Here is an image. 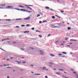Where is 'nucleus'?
Listing matches in <instances>:
<instances>
[{"instance_id":"obj_1","label":"nucleus","mask_w":78,"mask_h":78,"mask_svg":"<svg viewBox=\"0 0 78 78\" xmlns=\"http://www.w3.org/2000/svg\"><path fill=\"white\" fill-rule=\"evenodd\" d=\"M25 6L28 9H30V10H32V9H31V8L29 7L28 5H26Z\"/></svg>"},{"instance_id":"obj_2","label":"nucleus","mask_w":78,"mask_h":78,"mask_svg":"<svg viewBox=\"0 0 78 78\" xmlns=\"http://www.w3.org/2000/svg\"><path fill=\"white\" fill-rule=\"evenodd\" d=\"M13 8V7L11 6H8L6 7V8Z\"/></svg>"},{"instance_id":"obj_3","label":"nucleus","mask_w":78,"mask_h":78,"mask_svg":"<svg viewBox=\"0 0 78 78\" xmlns=\"http://www.w3.org/2000/svg\"><path fill=\"white\" fill-rule=\"evenodd\" d=\"M30 19V17H29L28 18H24V19L25 20H29Z\"/></svg>"},{"instance_id":"obj_4","label":"nucleus","mask_w":78,"mask_h":78,"mask_svg":"<svg viewBox=\"0 0 78 78\" xmlns=\"http://www.w3.org/2000/svg\"><path fill=\"white\" fill-rule=\"evenodd\" d=\"M57 25H58L59 26H61L62 25V23H58L57 24Z\"/></svg>"},{"instance_id":"obj_5","label":"nucleus","mask_w":78,"mask_h":78,"mask_svg":"<svg viewBox=\"0 0 78 78\" xmlns=\"http://www.w3.org/2000/svg\"><path fill=\"white\" fill-rule=\"evenodd\" d=\"M51 27H53V28L58 27V26H55L54 25H51Z\"/></svg>"},{"instance_id":"obj_6","label":"nucleus","mask_w":78,"mask_h":78,"mask_svg":"<svg viewBox=\"0 0 78 78\" xmlns=\"http://www.w3.org/2000/svg\"><path fill=\"white\" fill-rule=\"evenodd\" d=\"M19 7H20V8H25V7L21 5H20L19 6Z\"/></svg>"},{"instance_id":"obj_7","label":"nucleus","mask_w":78,"mask_h":78,"mask_svg":"<svg viewBox=\"0 0 78 78\" xmlns=\"http://www.w3.org/2000/svg\"><path fill=\"white\" fill-rule=\"evenodd\" d=\"M0 6H5V4H3L0 5Z\"/></svg>"},{"instance_id":"obj_8","label":"nucleus","mask_w":78,"mask_h":78,"mask_svg":"<svg viewBox=\"0 0 78 78\" xmlns=\"http://www.w3.org/2000/svg\"><path fill=\"white\" fill-rule=\"evenodd\" d=\"M46 9H50V8L48 7H45Z\"/></svg>"},{"instance_id":"obj_9","label":"nucleus","mask_w":78,"mask_h":78,"mask_svg":"<svg viewBox=\"0 0 78 78\" xmlns=\"http://www.w3.org/2000/svg\"><path fill=\"white\" fill-rule=\"evenodd\" d=\"M23 12H25V11H26V12H27V11H28L27 10L25 9H23Z\"/></svg>"},{"instance_id":"obj_10","label":"nucleus","mask_w":78,"mask_h":78,"mask_svg":"<svg viewBox=\"0 0 78 78\" xmlns=\"http://www.w3.org/2000/svg\"><path fill=\"white\" fill-rule=\"evenodd\" d=\"M62 53L64 54V55H66V52H62Z\"/></svg>"},{"instance_id":"obj_11","label":"nucleus","mask_w":78,"mask_h":78,"mask_svg":"<svg viewBox=\"0 0 78 78\" xmlns=\"http://www.w3.org/2000/svg\"><path fill=\"white\" fill-rule=\"evenodd\" d=\"M68 30H71V27H68Z\"/></svg>"},{"instance_id":"obj_12","label":"nucleus","mask_w":78,"mask_h":78,"mask_svg":"<svg viewBox=\"0 0 78 78\" xmlns=\"http://www.w3.org/2000/svg\"><path fill=\"white\" fill-rule=\"evenodd\" d=\"M18 10H19V11H23V9H17Z\"/></svg>"},{"instance_id":"obj_13","label":"nucleus","mask_w":78,"mask_h":78,"mask_svg":"<svg viewBox=\"0 0 78 78\" xmlns=\"http://www.w3.org/2000/svg\"><path fill=\"white\" fill-rule=\"evenodd\" d=\"M50 55H51V56H55V55H53V54H50Z\"/></svg>"},{"instance_id":"obj_14","label":"nucleus","mask_w":78,"mask_h":78,"mask_svg":"<svg viewBox=\"0 0 78 78\" xmlns=\"http://www.w3.org/2000/svg\"><path fill=\"white\" fill-rule=\"evenodd\" d=\"M39 14H41V16H43V14L41 12H39Z\"/></svg>"},{"instance_id":"obj_15","label":"nucleus","mask_w":78,"mask_h":78,"mask_svg":"<svg viewBox=\"0 0 78 78\" xmlns=\"http://www.w3.org/2000/svg\"><path fill=\"white\" fill-rule=\"evenodd\" d=\"M39 37H42V36L41 35H38Z\"/></svg>"},{"instance_id":"obj_16","label":"nucleus","mask_w":78,"mask_h":78,"mask_svg":"<svg viewBox=\"0 0 78 78\" xmlns=\"http://www.w3.org/2000/svg\"><path fill=\"white\" fill-rule=\"evenodd\" d=\"M46 69V67H44L43 68V70H45Z\"/></svg>"},{"instance_id":"obj_17","label":"nucleus","mask_w":78,"mask_h":78,"mask_svg":"<svg viewBox=\"0 0 78 78\" xmlns=\"http://www.w3.org/2000/svg\"><path fill=\"white\" fill-rule=\"evenodd\" d=\"M52 18L53 19L55 18V17L54 16H52Z\"/></svg>"},{"instance_id":"obj_18","label":"nucleus","mask_w":78,"mask_h":78,"mask_svg":"<svg viewBox=\"0 0 78 78\" xmlns=\"http://www.w3.org/2000/svg\"><path fill=\"white\" fill-rule=\"evenodd\" d=\"M49 64H54L53 63H52L51 62H50L49 63Z\"/></svg>"},{"instance_id":"obj_19","label":"nucleus","mask_w":78,"mask_h":78,"mask_svg":"<svg viewBox=\"0 0 78 78\" xmlns=\"http://www.w3.org/2000/svg\"><path fill=\"white\" fill-rule=\"evenodd\" d=\"M24 33H29V32L28 31H26L24 32Z\"/></svg>"},{"instance_id":"obj_20","label":"nucleus","mask_w":78,"mask_h":78,"mask_svg":"<svg viewBox=\"0 0 78 78\" xmlns=\"http://www.w3.org/2000/svg\"><path fill=\"white\" fill-rule=\"evenodd\" d=\"M56 74L57 75H60V73H56Z\"/></svg>"},{"instance_id":"obj_21","label":"nucleus","mask_w":78,"mask_h":78,"mask_svg":"<svg viewBox=\"0 0 78 78\" xmlns=\"http://www.w3.org/2000/svg\"><path fill=\"white\" fill-rule=\"evenodd\" d=\"M35 75H41V74L37 73V74H36Z\"/></svg>"},{"instance_id":"obj_22","label":"nucleus","mask_w":78,"mask_h":78,"mask_svg":"<svg viewBox=\"0 0 78 78\" xmlns=\"http://www.w3.org/2000/svg\"><path fill=\"white\" fill-rule=\"evenodd\" d=\"M75 76H76V78H78V74H76Z\"/></svg>"},{"instance_id":"obj_23","label":"nucleus","mask_w":78,"mask_h":78,"mask_svg":"<svg viewBox=\"0 0 78 78\" xmlns=\"http://www.w3.org/2000/svg\"><path fill=\"white\" fill-rule=\"evenodd\" d=\"M6 20L7 21H11V20L10 19Z\"/></svg>"},{"instance_id":"obj_24","label":"nucleus","mask_w":78,"mask_h":78,"mask_svg":"<svg viewBox=\"0 0 78 78\" xmlns=\"http://www.w3.org/2000/svg\"><path fill=\"white\" fill-rule=\"evenodd\" d=\"M30 49H32V50H34V48H33L32 47H30Z\"/></svg>"},{"instance_id":"obj_25","label":"nucleus","mask_w":78,"mask_h":78,"mask_svg":"<svg viewBox=\"0 0 78 78\" xmlns=\"http://www.w3.org/2000/svg\"><path fill=\"white\" fill-rule=\"evenodd\" d=\"M40 16V14H38V15L37 16V17H39V16Z\"/></svg>"},{"instance_id":"obj_26","label":"nucleus","mask_w":78,"mask_h":78,"mask_svg":"<svg viewBox=\"0 0 78 78\" xmlns=\"http://www.w3.org/2000/svg\"><path fill=\"white\" fill-rule=\"evenodd\" d=\"M16 20H22V19H16Z\"/></svg>"},{"instance_id":"obj_27","label":"nucleus","mask_w":78,"mask_h":78,"mask_svg":"<svg viewBox=\"0 0 78 78\" xmlns=\"http://www.w3.org/2000/svg\"><path fill=\"white\" fill-rule=\"evenodd\" d=\"M12 43L13 44H16V43H17V42H13Z\"/></svg>"},{"instance_id":"obj_28","label":"nucleus","mask_w":78,"mask_h":78,"mask_svg":"<svg viewBox=\"0 0 78 78\" xmlns=\"http://www.w3.org/2000/svg\"><path fill=\"white\" fill-rule=\"evenodd\" d=\"M26 26L27 27H29V26H30V24H27L26 25Z\"/></svg>"},{"instance_id":"obj_29","label":"nucleus","mask_w":78,"mask_h":78,"mask_svg":"<svg viewBox=\"0 0 78 78\" xmlns=\"http://www.w3.org/2000/svg\"><path fill=\"white\" fill-rule=\"evenodd\" d=\"M25 25H21V27H25Z\"/></svg>"},{"instance_id":"obj_30","label":"nucleus","mask_w":78,"mask_h":78,"mask_svg":"<svg viewBox=\"0 0 78 78\" xmlns=\"http://www.w3.org/2000/svg\"><path fill=\"white\" fill-rule=\"evenodd\" d=\"M40 51V52H41V53H44V51H41V50Z\"/></svg>"},{"instance_id":"obj_31","label":"nucleus","mask_w":78,"mask_h":78,"mask_svg":"<svg viewBox=\"0 0 78 78\" xmlns=\"http://www.w3.org/2000/svg\"><path fill=\"white\" fill-rule=\"evenodd\" d=\"M59 70H61V71H64V70L63 69H59Z\"/></svg>"},{"instance_id":"obj_32","label":"nucleus","mask_w":78,"mask_h":78,"mask_svg":"<svg viewBox=\"0 0 78 78\" xmlns=\"http://www.w3.org/2000/svg\"><path fill=\"white\" fill-rule=\"evenodd\" d=\"M40 54H41V55H44V53H40Z\"/></svg>"},{"instance_id":"obj_33","label":"nucleus","mask_w":78,"mask_h":78,"mask_svg":"<svg viewBox=\"0 0 78 78\" xmlns=\"http://www.w3.org/2000/svg\"><path fill=\"white\" fill-rule=\"evenodd\" d=\"M60 12H64V11H60Z\"/></svg>"},{"instance_id":"obj_34","label":"nucleus","mask_w":78,"mask_h":78,"mask_svg":"<svg viewBox=\"0 0 78 78\" xmlns=\"http://www.w3.org/2000/svg\"><path fill=\"white\" fill-rule=\"evenodd\" d=\"M58 55H59V56H61V55H62L61 54H58Z\"/></svg>"},{"instance_id":"obj_35","label":"nucleus","mask_w":78,"mask_h":78,"mask_svg":"<svg viewBox=\"0 0 78 78\" xmlns=\"http://www.w3.org/2000/svg\"><path fill=\"white\" fill-rule=\"evenodd\" d=\"M31 12V11H28L27 10V12Z\"/></svg>"},{"instance_id":"obj_36","label":"nucleus","mask_w":78,"mask_h":78,"mask_svg":"<svg viewBox=\"0 0 78 78\" xmlns=\"http://www.w3.org/2000/svg\"><path fill=\"white\" fill-rule=\"evenodd\" d=\"M31 30H34V28H33L31 29Z\"/></svg>"},{"instance_id":"obj_37","label":"nucleus","mask_w":78,"mask_h":78,"mask_svg":"<svg viewBox=\"0 0 78 78\" xmlns=\"http://www.w3.org/2000/svg\"><path fill=\"white\" fill-rule=\"evenodd\" d=\"M21 63V62H18V64H20Z\"/></svg>"},{"instance_id":"obj_38","label":"nucleus","mask_w":78,"mask_h":78,"mask_svg":"<svg viewBox=\"0 0 78 78\" xmlns=\"http://www.w3.org/2000/svg\"><path fill=\"white\" fill-rule=\"evenodd\" d=\"M36 32H39L40 33L41 32L40 31H39L38 30H36Z\"/></svg>"},{"instance_id":"obj_39","label":"nucleus","mask_w":78,"mask_h":78,"mask_svg":"<svg viewBox=\"0 0 78 78\" xmlns=\"http://www.w3.org/2000/svg\"><path fill=\"white\" fill-rule=\"evenodd\" d=\"M71 70H72V71H74V70L73 69H71Z\"/></svg>"},{"instance_id":"obj_40","label":"nucleus","mask_w":78,"mask_h":78,"mask_svg":"<svg viewBox=\"0 0 78 78\" xmlns=\"http://www.w3.org/2000/svg\"><path fill=\"white\" fill-rule=\"evenodd\" d=\"M39 23H42V21H39Z\"/></svg>"},{"instance_id":"obj_41","label":"nucleus","mask_w":78,"mask_h":78,"mask_svg":"<svg viewBox=\"0 0 78 78\" xmlns=\"http://www.w3.org/2000/svg\"><path fill=\"white\" fill-rule=\"evenodd\" d=\"M73 73H74V74H76V72H74Z\"/></svg>"},{"instance_id":"obj_42","label":"nucleus","mask_w":78,"mask_h":78,"mask_svg":"<svg viewBox=\"0 0 78 78\" xmlns=\"http://www.w3.org/2000/svg\"><path fill=\"white\" fill-rule=\"evenodd\" d=\"M45 78H48V77H47V76H45Z\"/></svg>"},{"instance_id":"obj_43","label":"nucleus","mask_w":78,"mask_h":78,"mask_svg":"<svg viewBox=\"0 0 78 78\" xmlns=\"http://www.w3.org/2000/svg\"><path fill=\"white\" fill-rule=\"evenodd\" d=\"M63 76V77H64V78H66V77L65 76Z\"/></svg>"},{"instance_id":"obj_44","label":"nucleus","mask_w":78,"mask_h":78,"mask_svg":"<svg viewBox=\"0 0 78 78\" xmlns=\"http://www.w3.org/2000/svg\"><path fill=\"white\" fill-rule=\"evenodd\" d=\"M58 42V41H55V43H57V42Z\"/></svg>"},{"instance_id":"obj_45","label":"nucleus","mask_w":78,"mask_h":78,"mask_svg":"<svg viewBox=\"0 0 78 78\" xmlns=\"http://www.w3.org/2000/svg\"><path fill=\"white\" fill-rule=\"evenodd\" d=\"M5 41V40H4V39H2V42H3V41Z\"/></svg>"},{"instance_id":"obj_46","label":"nucleus","mask_w":78,"mask_h":78,"mask_svg":"<svg viewBox=\"0 0 78 78\" xmlns=\"http://www.w3.org/2000/svg\"><path fill=\"white\" fill-rule=\"evenodd\" d=\"M51 36V34H49L48 35V36Z\"/></svg>"},{"instance_id":"obj_47","label":"nucleus","mask_w":78,"mask_h":78,"mask_svg":"<svg viewBox=\"0 0 78 78\" xmlns=\"http://www.w3.org/2000/svg\"><path fill=\"white\" fill-rule=\"evenodd\" d=\"M23 64H25V62H23Z\"/></svg>"},{"instance_id":"obj_48","label":"nucleus","mask_w":78,"mask_h":78,"mask_svg":"<svg viewBox=\"0 0 78 78\" xmlns=\"http://www.w3.org/2000/svg\"><path fill=\"white\" fill-rule=\"evenodd\" d=\"M29 6H33V5H28Z\"/></svg>"},{"instance_id":"obj_49","label":"nucleus","mask_w":78,"mask_h":78,"mask_svg":"<svg viewBox=\"0 0 78 78\" xmlns=\"http://www.w3.org/2000/svg\"><path fill=\"white\" fill-rule=\"evenodd\" d=\"M68 40V38H65V40Z\"/></svg>"},{"instance_id":"obj_50","label":"nucleus","mask_w":78,"mask_h":78,"mask_svg":"<svg viewBox=\"0 0 78 78\" xmlns=\"http://www.w3.org/2000/svg\"><path fill=\"white\" fill-rule=\"evenodd\" d=\"M16 28H19V26H16Z\"/></svg>"},{"instance_id":"obj_51","label":"nucleus","mask_w":78,"mask_h":78,"mask_svg":"<svg viewBox=\"0 0 78 78\" xmlns=\"http://www.w3.org/2000/svg\"><path fill=\"white\" fill-rule=\"evenodd\" d=\"M31 67H33V65H31Z\"/></svg>"},{"instance_id":"obj_52","label":"nucleus","mask_w":78,"mask_h":78,"mask_svg":"<svg viewBox=\"0 0 78 78\" xmlns=\"http://www.w3.org/2000/svg\"><path fill=\"white\" fill-rule=\"evenodd\" d=\"M53 69L54 70H56V69Z\"/></svg>"},{"instance_id":"obj_53","label":"nucleus","mask_w":78,"mask_h":78,"mask_svg":"<svg viewBox=\"0 0 78 78\" xmlns=\"http://www.w3.org/2000/svg\"><path fill=\"white\" fill-rule=\"evenodd\" d=\"M11 67H7V68H11Z\"/></svg>"},{"instance_id":"obj_54","label":"nucleus","mask_w":78,"mask_h":78,"mask_svg":"<svg viewBox=\"0 0 78 78\" xmlns=\"http://www.w3.org/2000/svg\"><path fill=\"white\" fill-rule=\"evenodd\" d=\"M0 9H3L2 7H0Z\"/></svg>"},{"instance_id":"obj_55","label":"nucleus","mask_w":78,"mask_h":78,"mask_svg":"<svg viewBox=\"0 0 78 78\" xmlns=\"http://www.w3.org/2000/svg\"><path fill=\"white\" fill-rule=\"evenodd\" d=\"M15 62H18V61H15Z\"/></svg>"},{"instance_id":"obj_56","label":"nucleus","mask_w":78,"mask_h":78,"mask_svg":"<svg viewBox=\"0 0 78 78\" xmlns=\"http://www.w3.org/2000/svg\"><path fill=\"white\" fill-rule=\"evenodd\" d=\"M67 47H70V46L69 45H67Z\"/></svg>"},{"instance_id":"obj_57","label":"nucleus","mask_w":78,"mask_h":78,"mask_svg":"<svg viewBox=\"0 0 78 78\" xmlns=\"http://www.w3.org/2000/svg\"><path fill=\"white\" fill-rule=\"evenodd\" d=\"M11 59H13V57H12L10 58Z\"/></svg>"},{"instance_id":"obj_58","label":"nucleus","mask_w":78,"mask_h":78,"mask_svg":"<svg viewBox=\"0 0 78 78\" xmlns=\"http://www.w3.org/2000/svg\"><path fill=\"white\" fill-rule=\"evenodd\" d=\"M66 56H62V57H65Z\"/></svg>"},{"instance_id":"obj_59","label":"nucleus","mask_w":78,"mask_h":78,"mask_svg":"<svg viewBox=\"0 0 78 78\" xmlns=\"http://www.w3.org/2000/svg\"><path fill=\"white\" fill-rule=\"evenodd\" d=\"M7 78H9V76H7Z\"/></svg>"},{"instance_id":"obj_60","label":"nucleus","mask_w":78,"mask_h":78,"mask_svg":"<svg viewBox=\"0 0 78 78\" xmlns=\"http://www.w3.org/2000/svg\"><path fill=\"white\" fill-rule=\"evenodd\" d=\"M3 26H9V25H4Z\"/></svg>"},{"instance_id":"obj_61","label":"nucleus","mask_w":78,"mask_h":78,"mask_svg":"<svg viewBox=\"0 0 78 78\" xmlns=\"http://www.w3.org/2000/svg\"><path fill=\"white\" fill-rule=\"evenodd\" d=\"M49 66H50V67H51V65H49Z\"/></svg>"},{"instance_id":"obj_62","label":"nucleus","mask_w":78,"mask_h":78,"mask_svg":"<svg viewBox=\"0 0 78 78\" xmlns=\"http://www.w3.org/2000/svg\"><path fill=\"white\" fill-rule=\"evenodd\" d=\"M73 44V43H70V45H71V44Z\"/></svg>"},{"instance_id":"obj_63","label":"nucleus","mask_w":78,"mask_h":78,"mask_svg":"<svg viewBox=\"0 0 78 78\" xmlns=\"http://www.w3.org/2000/svg\"><path fill=\"white\" fill-rule=\"evenodd\" d=\"M62 45H63L64 44H61Z\"/></svg>"},{"instance_id":"obj_64","label":"nucleus","mask_w":78,"mask_h":78,"mask_svg":"<svg viewBox=\"0 0 78 78\" xmlns=\"http://www.w3.org/2000/svg\"><path fill=\"white\" fill-rule=\"evenodd\" d=\"M70 41H73V39L70 40Z\"/></svg>"}]
</instances>
